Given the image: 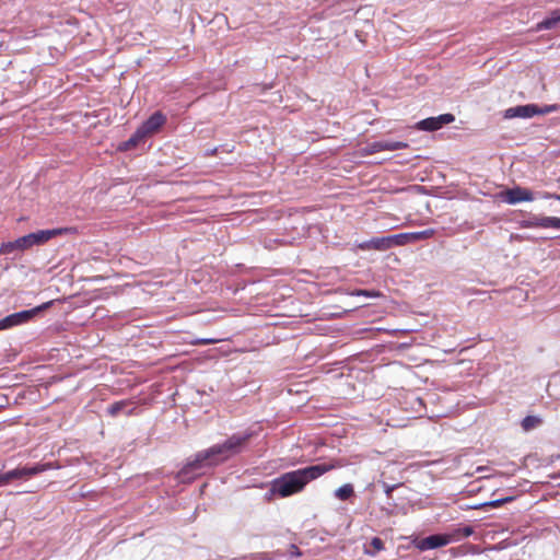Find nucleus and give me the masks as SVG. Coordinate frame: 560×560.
Returning a JSON list of instances; mask_svg holds the SVG:
<instances>
[{
    "label": "nucleus",
    "instance_id": "f257e3e1",
    "mask_svg": "<svg viewBox=\"0 0 560 560\" xmlns=\"http://www.w3.org/2000/svg\"><path fill=\"white\" fill-rule=\"evenodd\" d=\"M339 467H341L340 462L332 460L285 472L272 481L271 492L282 498L292 495L302 491L310 481Z\"/></svg>",
    "mask_w": 560,
    "mask_h": 560
},
{
    "label": "nucleus",
    "instance_id": "f03ea898",
    "mask_svg": "<svg viewBox=\"0 0 560 560\" xmlns=\"http://www.w3.org/2000/svg\"><path fill=\"white\" fill-rule=\"evenodd\" d=\"M230 456L225 452L222 444H217L208 450L198 452L192 460H189L177 474V478L180 481L190 479L189 475L205 466H217L225 460Z\"/></svg>",
    "mask_w": 560,
    "mask_h": 560
},
{
    "label": "nucleus",
    "instance_id": "7ed1b4c3",
    "mask_svg": "<svg viewBox=\"0 0 560 560\" xmlns=\"http://www.w3.org/2000/svg\"><path fill=\"white\" fill-rule=\"evenodd\" d=\"M62 233L60 229L52 230H39L22 237L16 238L13 242L3 243L0 247L1 255H11L15 253H22L33 246L43 245L56 235Z\"/></svg>",
    "mask_w": 560,
    "mask_h": 560
},
{
    "label": "nucleus",
    "instance_id": "20e7f679",
    "mask_svg": "<svg viewBox=\"0 0 560 560\" xmlns=\"http://www.w3.org/2000/svg\"><path fill=\"white\" fill-rule=\"evenodd\" d=\"M474 533L471 526H464L455 529L452 534H438L425 537L420 545L421 549H435L446 546L453 540H458L463 537H469Z\"/></svg>",
    "mask_w": 560,
    "mask_h": 560
},
{
    "label": "nucleus",
    "instance_id": "39448f33",
    "mask_svg": "<svg viewBox=\"0 0 560 560\" xmlns=\"http://www.w3.org/2000/svg\"><path fill=\"white\" fill-rule=\"evenodd\" d=\"M54 466L51 463L45 464H35L33 466L18 467L15 469L9 470L7 472H2L4 483L8 485L12 480L15 479H28L35 475H38L43 471L51 469Z\"/></svg>",
    "mask_w": 560,
    "mask_h": 560
},
{
    "label": "nucleus",
    "instance_id": "423d86ee",
    "mask_svg": "<svg viewBox=\"0 0 560 560\" xmlns=\"http://www.w3.org/2000/svg\"><path fill=\"white\" fill-rule=\"evenodd\" d=\"M500 198L502 201L509 203V205H515L522 201H532L534 200L533 192L527 189L523 188L521 186H515L510 189H505L500 192Z\"/></svg>",
    "mask_w": 560,
    "mask_h": 560
},
{
    "label": "nucleus",
    "instance_id": "0eeeda50",
    "mask_svg": "<svg viewBox=\"0 0 560 560\" xmlns=\"http://www.w3.org/2000/svg\"><path fill=\"white\" fill-rule=\"evenodd\" d=\"M253 433L250 432L235 433L222 443L230 458L243 451L245 444L249 441Z\"/></svg>",
    "mask_w": 560,
    "mask_h": 560
},
{
    "label": "nucleus",
    "instance_id": "6e6552de",
    "mask_svg": "<svg viewBox=\"0 0 560 560\" xmlns=\"http://www.w3.org/2000/svg\"><path fill=\"white\" fill-rule=\"evenodd\" d=\"M455 120L454 115L443 114L438 117H429L417 124V128L425 131H435L444 125L451 124Z\"/></svg>",
    "mask_w": 560,
    "mask_h": 560
},
{
    "label": "nucleus",
    "instance_id": "1a4fd4ad",
    "mask_svg": "<svg viewBox=\"0 0 560 560\" xmlns=\"http://www.w3.org/2000/svg\"><path fill=\"white\" fill-rule=\"evenodd\" d=\"M435 234L433 229H428L420 232L400 233L394 235L395 246H401L409 243H416L418 241L427 240Z\"/></svg>",
    "mask_w": 560,
    "mask_h": 560
},
{
    "label": "nucleus",
    "instance_id": "9d476101",
    "mask_svg": "<svg viewBox=\"0 0 560 560\" xmlns=\"http://www.w3.org/2000/svg\"><path fill=\"white\" fill-rule=\"evenodd\" d=\"M166 122V116L158 110L142 122V139L147 136L156 133Z\"/></svg>",
    "mask_w": 560,
    "mask_h": 560
},
{
    "label": "nucleus",
    "instance_id": "9b49d317",
    "mask_svg": "<svg viewBox=\"0 0 560 560\" xmlns=\"http://www.w3.org/2000/svg\"><path fill=\"white\" fill-rule=\"evenodd\" d=\"M406 148H408V143L402 141L380 140L369 143L364 151L366 154H373L381 151H395Z\"/></svg>",
    "mask_w": 560,
    "mask_h": 560
},
{
    "label": "nucleus",
    "instance_id": "f8f14e48",
    "mask_svg": "<svg viewBox=\"0 0 560 560\" xmlns=\"http://www.w3.org/2000/svg\"><path fill=\"white\" fill-rule=\"evenodd\" d=\"M537 105L527 104V105H518L515 107H510L504 110L503 117L505 119L512 118H530L537 115Z\"/></svg>",
    "mask_w": 560,
    "mask_h": 560
},
{
    "label": "nucleus",
    "instance_id": "ddd939ff",
    "mask_svg": "<svg viewBox=\"0 0 560 560\" xmlns=\"http://www.w3.org/2000/svg\"><path fill=\"white\" fill-rule=\"evenodd\" d=\"M139 406L137 401L133 400H120L112 404L107 411L110 416H129L137 413Z\"/></svg>",
    "mask_w": 560,
    "mask_h": 560
},
{
    "label": "nucleus",
    "instance_id": "4468645a",
    "mask_svg": "<svg viewBox=\"0 0 560 560\" xmlns=\"http://www.w3.org/2000/svg\"><path fill=\"white\" fill-rule=\"evenodd\" d=\"M51 304H52V301H48V302L43 303L42 305L36 306L32 310H25V311H21V312L11 314L12 318L14 320V325L18 326V325L27 323L35 315L47 310Z\"/></svg>",
    "mask_w": 560,
    "mask_h": 560
},
{
    "label": "nucleus",
    "instance_id": "2eb2a0df",
    "mask_svg": "<svg viewBox=\"0 0 560 560\" xmlns=\"http://www.w3.org/2000/svg\"><path fill=\"white\" fill-rule=\"evenodd\" d=\"M395 246L394 235H388L384 237H375L368 242L360 244V248L362 249H377V250H386Z\"/></svg>",
    "mask_w": 560,
    "mask_h": 560
},
{
    "label": "nucleus",
    "instance_id": "dca6fc26",
    "mask_svg": "<svg viewBox=\"0 0 560 560\" xmlns=\"http://www.w3.org/2000/svg\"><path fill=\"white\" fill-rule=\"evenodd\" d=\"M560 30V10H553L549 16L537 24V31Z\"/></svg>",
    "mask_w": 560,
    "mask_h": 560
},
{
    "label": "nucleus",
    "instance_id": "f3484780",
    "mask_svg": "<svg viewBox=\"0 0 560 560\" xmlns=\"http://www.w3.org/2000/svg\"><path fill=\"white\" fill-rule=\"evenodd\" d=\"M354 495V489L351 483H346L335 490V497L341 501L349 500Z\"/></svg>",
    "mask_w": 560,
    "mask_h": 560
},
{
    "label": "nucleus",
    "instance_id": "a211bd4d",
    "mask_svg": "<svg viewBox=\"0 0 560 560\" xmlns=\"http://www.w3.org/2000/svg\"><path fill=\"white\" fill-rule=\"evenodd\" d=\"M140 142V128H137L129 140L124 141L119 144L118 149L120 151H127L133 147H136Z\"/></svg>",
    "mask_w": 560,
    "mask_h": 560
},
{
    "label": "nucleus",
    "instance_id": "6ab92c4d",
    "mask_svg": "<svg viewBox=\"0 0 560 560\" xmlns=\"http://www.w3.org/2000/svg\"><path fill=\"white\" fill-rule=\"evenodd\" d=\"M538 228L560 229V218H556V217H541V218H538Z\"/></svg>",
    "mask_w": 560,
    "mask_h": 560
},
{
    "label": "nucleus",
    "instance_id": "aec40b11",
    "mask_svg": "<svg viewBox=\"0 0 560 560\" xmlns=\"http://www.w3.org/2000/svg\"><path fill=\"white\" fill-rule=\"evenodd\" d=\"M542 420L536 416H527L522 420V428L524 431H530L538 427Z\"/></svg>",
    "mask_w": 560,
    "mask_h": 560
},
{
    "label": "nucleus",
    "instance_id": "412c9836",
    "mask_svg": "<svg viewBox=\"0 0 560 560\" xmlns=\"http://www.w3.org/2000/svg\"><path fill=\"white\" fill-rule=\"evenodd\" d=\"M513 500H514V497H505V498H502V499H497V500H492V501H489V502H485V503L479 504V505H477L475 508L476 509L486 508V506L499 508V506L503 505L504 503L512 502Z\"/></svg>",
    "mask_w": 560,
    "mask_h": 560
},
{
    "label": "nucleus",
    "instance_id": "4be33fe9",
    "mask_svg": "<svg viewBox=\"0 0 560 560\" xmlns=\"http://www.w3.org/2000/svg\"><path fill=\"white\" fill-rule=\"evenodd\" d=\"M513 500H514V497H505V498H502V499H497V500H492V501H489V502H485V503L479 504V505H477L475 508L476 509L486 508V506L499 508V506L503 505L504 503L512 502Z\"/></svg>",
    "mask_w": 560,
    "mask_h": 560
},
{
    "label": "nucleus",
    "instance_id": "5701e85b",
    "mask_svg": "<svg viewBox=\"0 0 560 560\" xmlns=\"http://www.w3.org/2000/svg\"><path fill=\"white\" fill-rule=\"evenodd\" d=\"M14 326V320L11 314L0 319V330L8 329Z\"/></svg>",
    "mask_w": 560,
    "mask_h": 560
},
{
    "label": "nucleus",
    "instance_id": "b1692460",
    "mask_svg": "<svg viewBox=\"0 0 560 560\" xmlns=\"http://www.w3.org/2000/svg\"><path fill=\"white\" fill-rule=\"evenodd\" d=\"M352 294L354 295H362V296H366V298H378L381 295L380 292L377 291H370V290H357L354 291Z\"/></svg>",
    "mask_w": 560,
    "mask_h": 560
},
{
    "label": "nucleus",
    "instance_id": "393cba45",
    "mask_svg": "<svg viewBox=\"0 0 560 560\" xmlns=\"http://www.w3.org/2000/svg\"><path fill=\"white\" fill-rule=\"evenodd\" d=\"M521 225L522 228H538V217H533L527 220H523Z\"/></svg>",
    "mask_w": 560,
    "mask_h": 560
},
{
    "label": "nucleus",
    "instance_id": "a878e982",
    "mask_svg": "<svg viewBox=\"0 0 560 560\" xmlns=\"http://www.w3.org/2000/svg\"><path fill=\"white\" fill-rule=\"evenodd\" d=\"M371 546L374 548V552H377V551H381L384 549V542L381 538L378 537H374L372 540H371Z\"/></svg>",
    "mask_w": 560,
    "mask_h": 560
},
{
    "label": "nucleus",
    "instance_id": "bb28decb",
    "mask_svg": "<svg viewBox=\"0 0 560 560\" xmlns=\"http://www.w3.org/2000/svg\"><path fill=\"white\" fill-rule=\"evenodd\" d=\"M557 105H547V106H544V107H539L537 106V115H544V114H549L551 112H555L557 109Z\"/></svg>",
    "mask_w": 560,
    "mask_h": 560
},
{
    "label": "nucleus",
    "instance_id": "cd10ccee",
    "mask_svg": "<svg viewBox=\"0 0 560 560\" xmlns=\"http://www.w3.org/2000/svg\"><path fill=\"white\" fill-rule=\"evenodd\" d=\"M219 341H220V339L202 338V339H197L194 343L206 346V345H213Z\"/></svg>",
    "mask_w": 560,
    "mask_h": 560
},
{
    "label": "nucleus",
    "instance_id": "c85d7f7f",
    "mask_svg": "<svg viewBox=\"0 0 560 560\" xmlns=\"http://www.w3.org/2000/svg\"><path fill=\"white\" fill-rule=\"evenodd\" d=\"M399 485H387L386 482H383L384 491L387 495V498L392 497V492L398 487Z\"/></svg>",
    "mask_w": 560,
    "mask_h": 560
},
{
    "label": "nucleus",
    "instance_id": "c756f323",
    "mask_svg": "<svg viewBox=\"0 0 560 560\" xmlns=\"http://www.w3.org/2000/svg\"><path fill=\"white\" fill-rule=\"evenodd\" d=\"M1 486H5L2 472H0V487Z\"/></svg>",
    "mask_w": 560,
    "mask_h": 560
},
{
    "label": "nucleus",
    "instance_id": "7c9ffc66",
    "mask_svg": "<svg viewBox=\"0 0 560 560\" xmlns=\"http://www.w3.org/2000/svg\"><path fill=\"white\" fill-rule=\"evenodd\" d=\"M547 198H550V197H553V198H557L560 200V196L559 195H551V194H547L546 195Z\"/></svg>",
    "mask_w": 560,
    "mask_h": 560
}]
</instances>
